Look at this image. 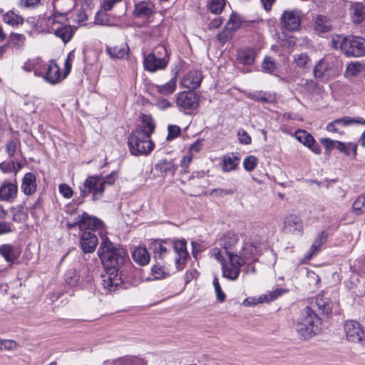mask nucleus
Wrapping results in <instances>:
<instances>
[{
	"label": "nucleus",
	"instance_id": "1",
	"mask_svg": "<svg viewBox=\"0 0 365 365\" xmlns=\"http://www.w3.org/2000/svg\"><path fill=\"white\" fill-rule=\"evenodd\" d=\"M102 242L98 250V255L103 265L107 269L117 272L127 259V254L124 249L114 244L107 236L99 232Z\"/></svg>",
	"mask_w": 365,
	"mask_h": 365
},
{
	"label": "nucleus",
	"instance_id": "2",
	"mask_svg": "<svg viewBox=\"0 0 365 365\" xmlns=\"http://www.w3.org/2000/svg\"><path fill=\"white\" fill-rule=\"evenodd\" d=\"M318 314L307 307L302 311L297 322L296 331L302 339H307L319 331Z\"/></svg>",
	"mask_w": 365,
	"mask_h": 365
},
{
	"label": "nucleus",
	"instance_id": "3",
	"mask_svg": "<svg viewBox=\"0 0 365 365\" xmlns=\"http://www.w3.org/2000/svg\"><path fill=\"white\" fill-rule=\"evenodd\" d=\"M128 143L130 153L135 155L148 154L154 147L150 136L139 130H133L130 134Z\"/></svg>",
	"mask_w": 365,
	"mask_h": 365
},
{
	"label": "nucleus",
	"instance_id": "4",
	"mask_svg": "<svg viewBox=\"0 0 365 365\" xmlns=\"http://www.w3.org/2000/svg\"><path fill=\"white\" fill-rule=\"evenodd\" d=\"M341 52L348 57H360L365 55V39L359 36L343 38L340 43Z\"/></svg>",
	"mask_w": 365,
	"mask_h": 365
},
{
	"label": "nucleus",
	"instance_id": "5",
	"mask_svg": "<svg viewBox=\"0 0 365 365\" xmlns=\"http://www.w3.org/2000/svg\"><path fill=\"white\" fill-rule=\"evenodd\" d=\"M81 196L86 197L92 194V200L96 201L102 197L104 192L103 182L101 176L90 175L79 187Z\"/></svg>",
	"mask_w": 365,
	"mask_h": 365
},
{
	"label": "nucleus",
	"instance_id": "6",
	"mask_svg": "<svg viewBox=\"0 0 365 365\" xmlns=\"http://www.w3.org/2000/svg\"><path fill=\"white\" fill-rule=\"evenodd\" d=\"M346 339L351 343L365 346V329L355 320H347L344 324Z\"/></svg>",
	"mask_w": 365,
	"mask_h": 365
},
{
	"label": "nucleus",
	"instance_id": "7",
	"mask_svg": "<svg viewBox=\"0 0 365 365\" xmlns=\"http://www.w3.org/2000/svg\"><path fill=\"white\" fill-rule=\"evenodd\" d=\"M262 243V239L256 237L255 239L245 242L243 247L237 252V255L240 257L245 259V263L249 259L257 261L259 256L261 255Z\"/></svg>",
	"mask_w": 365,
	"mask_h": 365
},
{
	"label": "nucleus",
	"instance_id": "8",
	"mask_svg": "<svg viewBox=\"0 0 365 365\" xmlns=\"http://www.w3.org/2000/svg\"><path fill=\"white\" fill-rule=\"evenodd\" d=\"M230 262L222 265V275L230 280H236L240 273L241 267L245 264V259L238 255H230Z\"/></svg>",
	"mask_w": 365,
	"mask_h": 365
},
{
	"label": "nucleus",
	"instance_id": "9",
	"mask_svg": "<svg viewBox=\"0 0 365 365\" xmlns=\"http://www.w3.org/2000/svg\"><path fill=\"white\" fill-rule=\"evenodd\" d=\"M282 230L287 234L302 237L304 235L303 220L295 214L288 215L284 217Z\"/></svg>",
	"mask_w": 365,
	"mask_h": 365
},
{
	"label": "nucleus",
	"instance_id": "10",
	"mask_svg": "<svg viewBox=\"0 0 365 365\" xmlns=\"http://www.w3.org/2000/svg\"><path fill=\"white\" fill-rule=\"evenodd\" d=\"M302 16L299 9L284 11L280 17V24L288 31H296L300 26Z\"/></svg>",
	"mask_w": 365,
	"mask_h": 365
},
{
	"label": "nucleus",
	"instance_id": "11",
	"mask_svg": "<svg viewBox=\"0 0 365 365\" xmlns=\"http://www.w3.org/2000/svg\"><path fill=\"white\" fill-rule=\"evenodd\" d=\"M198 103V96L193 91H183L176 96V104L180 110H194Z\"/></svg>",
	"mask_w": 365,
	"mask_h": 365
},
{
	"label": "nucleus",
	"instance_id": "12",
	"mask_svg": "<svg viewBox=\"0 0 365 365\" xmlns=\"http://www.w3.org/2000/svg\"><path fill=\"white\" fill-rule=\"evenodd\" d=\"M333 304L329 297L323 294H318L312 298L307 308L312 309L314 312H319L321 314L329 315L331 314Z\"/></svg>",
	"mask_w": 365,
	"mask_h": 365
},
{
	"label": "nucleus",
	"instance_id": "13",
	"mask_svg": "<svg viewBox=\"0 0 365 365\" xmlns=\"http://www.w3.org/2000/svg\"><path fill=\"white\" fill-rule=\"evenodd\" d=\"M240 241L239 235L232 231L225 232L218 240V245L222 247L228 257L230 255H237V252H234L235 246Z\"/></svg>",
	"mask_w": 365,
	"mask_h": 365
},
{
	"label": "nucleus",
	"instance_id": "14",
	"mask_svg": "<svg viewBox=\"0 0 365 365\" xmlns=\"http://www.w3.org/2000/svg\"><path fill=\"white\" fill-rule=\"evenodd\" d=\"M168 63L165 57L158 58L153 53L144 55L143 66L145 70L149 72H156L166 68Z\"/></svg>",
	"mask_w": 365,
	"mask_h": 365
},
{
	"label": "nucleus",
	"instance_id": "15",
	"mask_svg": "<svg viewBox=\"0 0 365 365\" xmlns=\"http://www.w3.org/2000/svg\"><path fill=\"white\" fill-rule=\"evenodd\" d=\"M18 185L16 182L6 180L0 185V200L12 202L16 198Z\"/></svg>",
	"mask_w": 365,
	"mask_h": 365
},
{
	"label": "nucleus",
	"instance_id": "16",
	"mask_svg": "<svg viewBox=\"0 0 365 365\" xmlns=\"http://www.w3.org/2000/svg\"><path fill=\"white\" fill-rule=\"evenodd\" d=\"M103 222L93 216L83 212L78 220V227L80 230H89L91 232L98 230L103 227Z\"/></svg>",
	"mask_w": 365,
	"mask_h": 365
},
{
	"label": "nucleus",
	"instance_id": "17",
	"mask_svg": "<svg viewBox=\"0 0 365 365\" xmlns=\"http://www.w3.org/2000/svg\"><path fill=\"white\" fill-rule=\"evenodd\" d=\"M171 244V247L173 248L178 257L175 258V264L178 270L182 269L188 253L186 249V242L184 240L175 241Z\"/></svg>",
	"mask_w": 365,
	"mask_h": 365
},
{
	"label": "nucleus",
	"instance_id": "18",
	"mask_svg": "<svg viewBox=\"0 0 365 365\" xmlns=\"http://www.w3.org/2000/svg\"><path fill=\"white\" fill-rule=\"evenodd\" d=\"M154 12V5L148 1H140L134 6L133 14L135 18L145 19L149 18Z\"/></svg>",
	"mask_w": 365,
	"mask_h": 365
},
{
	"label": "nucleus",
	"instance_id": "19",
	"mask_svg": "<svg viewBox=\"0 0 365 365\" xmlns=\"http://www.w3.org/2000/svg\"><path fill=\"white\" fill-rule=\"evenodd\" d=\"M98 237L91 231H85L80 240L82 250L85 253H92L96 248L98 245Z\"/></svg>",
	"mask_w": 365,
	"mask_h": 365
},
{
	"label": "nucleus",
	"instance_id": "20",
	"mask_svg": "<svg viewBox=\"0 0 365 365\" xmlns=\"http://www.w3.org/2000/svg\"><path fill=\"white\" fill-rule=\"evenodd\" d=\"M36 176L33 173H27L22 178L21 190L26 195H31L36 191Z\"/></svg>",
	"mask_w": 365,
	"mask_h": 365
},
{
	"label": "nucleus",
	"instance_id": "21",
	"mask_svg": "<svg viewBox=\"0 0 365 365\" xmlns=\"http://www.w3.org/2000/svg\"><path fill=\"white\" fill-rule=\"evenodd\" d=\"M202 80V74L198 71H191L187 73L182 81V84L188 89H195L198 88Z\"/></svg>",
	"mask_w": 365,
	"mask_h": 365
},
{
	"label": "nucleus",
	"instance_id": "22",
	"mask_svg": "<svg viewBox=\"0 0 365 365\" xmlns=\"http://www.w3.org/2000/svg\"><path fill=\"white\" fill-rule=\"evenodd\" d=\"M45 80L51 84H56L61 79V69L53 61L47 66L46 73L43 76Z\"/></svg>",
	"mask_w": 365,
	"mask_h": 365
},
{
	"label": "nucleus",
	"instance_id": "23",
	"mask_svg": "<svg viewBox=\"0 0 365 365\" xmlns=\"http://www.w3.org/2000/svg\"><path fill=\"white\" fill-rule=\"evenodd\" d=\"M257 56V52L254 48H245L238 51L237 60L243 65H252Z\"/></svg>",
	"mask_w": 365,
	"mask_h": 365
},
{
	"label": "nucleus",
	"instance_id": "24",
	"mask_svg": "<svg viewBox=\"0 0 365 365\" xmlns=\"http://www.w3.org/2000/svg\"><path fill=\"white\" fill-rule=\"evenodd\" d=\"M171 244L167 242L155 241L151 245V248L154 253V257L158 259H163L168 255Z\"/></svg>",
	"mask_w": 365,
	"mask_h": 365
},
{
	"label": "nucleus",
	"instance_id": "25",
	"mask_svg": "<svg viewBox=\"0 0 365 365\" xmlns=\"http://www.w3.org/2000/svg\"><path fill=\"white\" fill-rule=\"evenodd\" d=\"M155 130V123L150 115L143 114L141 115V122L135 130H139L148 135L151 136V134Z\"/></svg>",
	"mask_w": 365,
	"mask_h": 365
},
{
	"label": "nucleus",
	"instance_id": "26",
	"mask_svg": "<svg viewBox=\"0 0 365 365\" xmlns=\"http://www.w3.org/2000/svg\"><path fill=\"white\" fill-rule=\"evenodd\" d=\"M113 271L108 277H106L102 281L103 287L108 292H114L120 284V278L118 277V273Z\"/></svg>",
	"mask_w": 365,
	"mask_h": 365
},
{
	"label": "nucleus",
	"instance_id": "27",
	"mask_svg": "<svg viewBox=\"0 0 365 365\" xmlns=\"http://www.w3.org/2000/svg\"><path fill=\"white\" fill-rule=\"evenodd\" d=\"M155 169L164 175H174L175 173L177 166L175 165L173 160H160L156 165Z\"/></svg>",
	"mask_w": 365,
	"mask_h": 365
},
{
	"label": "nucleus",
	"instance_id": "28",
	"mask_svg": "<svg viewBox=\"0 0 365 365\" xmlns=\"http://www.w3.org/2000/svg\"><path fill=\"white\" fill-rule=\"evenodd\" d=\"M177 88V80L173 78L168 82L163 85H153V88L155 91L163 96H169L173 93Z\"/></svg>",
	"mask_w": 365,
	"mask_h": 365
},
{
	"label": "nucleus",
	"instance_id": "29",
	"mask_svg": "<svg viewBox=\"0 0 365 365\" xmlns=\"http://www.w3.org/2000/svg\"><path fill=\"white\" fill-rule=\"evenodd\" d=\"M133 260L139 265L144 266L148 264L150 259V255L145 247H137L132 254Z\"/></svg>",
	"mask_w": 365,
	"mask_h": 365
},
{
	"label": "nucleus",
	"instance_id": "30",
	"mask_svg": "<svg viewBox=\"0 0 365 365\" xmlns=\"http://www.w3.org/2000/svg\"><path fill=\"white\" fill-rule=\"evenodd\" d=\"M350 16L354 23L359 24L365 18V7L360 3L354 4L350 9Z\"/></svg>",
	"mask_w": 365,
	"mask_h": 365
},
{
	"label": "nucleus",
	"instance_id": "31",
	"mask_svg": "<svg viewBox=\"0 0 365 365\" xmlns=\"http://www.w3.org/2000/svg\"><path fill=\"white\" fill-rule=\"evenodd\" d=\"M357 145L355 143H343L339 141L337 143V150L346 156L355 159L357 155Z\"/></svg>",
	"mask_w": 365,
	"mask_h": 365
},
{
	"label": "nucleus",
	"instance_id": "32",
	"mask_svg": "<svg viewBox=\"0 0 365 365\" xmlns=\"http://www.w3.org/2000/svg\"><path fill=\"white\" fill-rule=\"evenodd\" d=\"M364 68L365 65L363 63L359 61L351 62L347 65L344 76L348 78L355 77L361 73Z\"/></svg>",
	"mask_w": 365,
	"mask_h": 365
},
{
	"label": "nucleus",
	"instance_id": "33",
	"mask_svg": "<svg viewBox=\"0 0 365 365\" xmlns=\"http://www.w3.org/2000/svg\"><path fill=\"white\" fill-rule=\"evenodd\" d=\"M327 237V235L325 233V232H321L314 239L307 257L308 259H310L313 255L319 251L322 245L326 242Z\"/></svg>",
	"mask_w": 365,
	"mask_h": 365
},
{
	"label": "nucleus",
	"instance_id": "34",
	"mask_svg": "<svg viewBox=\"0 0 365 365\" xmlns=\"http://www.w3.org/2000/svg\"><path fill=\"white\" fill-rule=\"evenodd\" d=\"M0 255L9 262L12 263L19 257V253L14 250L11 245H3L0 246Z\"/></svg>",
	"mask_w": 365,
	"mask_h": 365
},
{
	"label": "nucleus",
	"instance_id": "35",
	"mask_svg": "<svg viewBox=\"0 0 365 365\" xmlns=\"http://www.w3.org/2000/svg\"><path fill=\"white\" fill-rule=\"evenodd\" d=\"M106 51L112 58H123L128 55V47L124 44L107 47Z\"/></svg>",
	"mask_w": 365,
	"mask_h": 365
},
{
	"label": "nucleus",
	"instance_id": "36",
	"mask_svg": "<svg viewBox=\"0 0 365 365\" xmlns=\"http://www.w3.org/2000/svg\"><path fill=\"white\" fill-rule=\"evenodd\" d=\"M54 34L64 43H68L71 39L73 31L71 26L65 25L56 28L54 30Z\"/></svg>",
	"mask_w": 365,
	"mask_h": 365
},
{
	"label": "nucleus",
	"instance_id": "37",
	"mask_svg": "<svg viewBox=\"0 0 365 365\" xmlns=\"http://www.w3.org/2000/svg\"><path fill=\"white\" fill-rule=\"evenodd\" d=\"M3 20L6 24L12 26H17L24 23V19L12 11L4 14Z\"/></svg>",
	"mask_w": 365,
	"mask_h": 365
},
{
	"label": "nucleus",
	"instance_id": "38",
	"mask_svg": "<svg viewBox=\"0 0 365 365\" xmlns=\"http://www.w3.org/2000/svg\"><path fill=\"white\" fill-rule=\"evenodd\" d=\"M331 25L325 16L319 15L315 20V29L321 33H325L330 30Z\"/></svg>",
	"mask_w": 365,
	"mask_h": 365
},
{
	"label": "nucleus",
	"instance_id": "39",
	"mask_svg": "<svg viewBox=\"0 0 365 365\" xmlns=\"http://www.w3.org/2000/svg\"><path fill=\"white\" fill-rule=\"evenodd\" d=\"M296 138L308 148H311L315 142L314 137L304 130H297L296 132Z\"/></svg>",
	"mask_w": 365,
	"mask_h": 365
},
{
	"label": "nucleus",
	"instance_id": "40",
	"mask_svg": "<svg viewBox=\"0 0 365 365\" xmlns=\"http://www.w3.org/2000/svg\"><path fill=\"white\" fill-rule=\"evenodd\" d=\"M240 159L236 156H225L223 160L222 169L225 172L234 170L239 164Z\"/></svg>",
	"mask_w": 365,
	"mask_h": 365
},
{
	"label": "nucleus",
	"instance_id": "41",
	"mask_svg": "<svg viewBox=\"0 0 365 365\" xmlns=\"http://www.w3.org/2000/svg\"><path fill=\"white\" fill-rule=\"evenodd\" d=\"M65 282L71 287H75L78 284L79 275L75 269H71L66 272L65 274Z\"/></svg>",
	"mask_w": 365,
	"mask_h": 365
},
{
	"label": "nucleus",
	"instance_id": "42",
	"mask_svg": "<svg viewBox=\"0 0 365 365\" xmlns=\"http://www.w3.org/2000/svg\"><path fill=\"white\" fill-rule=\"evenodd\" d=\"M225 4V0H209L207 7L211 13L219 14L224 9Z\"/></svg>",
	"mask_w": 365,
	"mask_h": 365
},
{
	"label": "nucleus",
	"instance_id": "43",
	"mask_svg": "<svg viewBox=\"0 0 365 365\" xmlns=\"http://www.w3.org/2000/svg\"><path fill=\"white\" fill-rule=\"evenodd\" d=\"M352 210L356 215L365 212V193L359 195L352 204Z\"/></svg>",
	"mask_w": 365,
	"mask_h": 365
},
{
	"label": "nucleus",
	"instance_id": "44",
	"mask_svg": "<svg viewBox=\"0 0 365 365\" xmlns=\"http://www.w3.org/2000/svg\"><path fill=\"white\" fill-rule=\"evenodd\" d=\"M247 98L262 102H270L272 101V96L270 93H267L262 91H255L253 93H248Z\"/></svg>",
	"mask_w": 365,
	"mask_h": 365
},
{
	"label": "nucleus",
	"instance_id": "45",
	"mask_svg": "<svg viewBox=\"0 0 365 365\" xmlns=\"http://www.w3.org/2000/svg\"><path fill=\"white\" fill-rule=\"evenodd\" d=\"M335 123L338 125H341L343 126L350 125L353 123H358L361 125H365V120L361 117L358 118H351L349 116H346L341 118H338L335 120Z\"/></svg>",
	"mask_w": 365,
	"mask_h": 365
},
{
	"label": "nucleus",
	"instance_id": "46",
	"mask_svg": "<svg viewBox=\"0 0 365 365\" xmlns=\"http://www.w3.org/2000/svg\"><path fill=\"white\" fill-rule=\"evenodd\" d=\"M106 12V11L103 10L96 14L94 18V22L96 24L101 26H111L110 23V17Z\"/></svg>",
	"mask_w": 365,
	"mask_h": 365
},
{
	"label": "nucleus",
	"instance_id": "47",
	"mask_svg": "<svg viewBox=\"0 0 365 365\" xmlns=\"http://www.w3.org/2000/svg\"><path fill=\"white\" fill-rule=\"evenodd\" d=\"M118 365H147L145 360L136 357L118 359Z\"/></svg>",
	"mask_w": 365,
	"mask_h": 365
},
{
	"label": "nucleus",
	"instance_id": "48",
	"mask_svg": "<svg viewBox=\"0 0 365 365\" xmlns=\"http://www.w3.org/2000/svg\"><path fill=\"white\" fill-rule=\"evenodd\" d=\"M241 24V17L237 14L232 13L226 26L232 31H235L240 26Z\"/></svg>",
	"mask_w": 365,
	"mask_h": 365
},
{
	"label": "nucleus",
	"instance_id": "49",
	"mask_svg": "<svg viewBox=\"0 0 365 365\" xmlns=\"http://www.w3.org/2000/svg\"><path fill=\"white\" fill-rule=\"evenodd\" d=\"M258 159L254 155L247 157L243 161L244 168L249 172L252 171L257 167Z\"/></svg>",
	"mask_w": 365,
	"mask_h": 365
},
{
	"label": "nucleus",
	"instance_id": "50",
	"mask_svg": "<svg viewBox=\"0 0 365 365\" xmlns=\"http://www.w3.org/2000/svg\"><path fill=\"white\" fill-rule=\"evenodd\" d=\"M262 68L264 71L272 73L276 69L275 61L271 57H265L262 61Z\"/></svg>",
	"mask_w": 365,
	"mask_h": 365
},
{
	"label": "nucleus",
	"instance_id": "51",
	"mask_svg": "<svg viewBox=\"0 0 365 365\" xmlns=\"http://www.w3.org/2000/svg\"><path fill=\"white\" fill-rule=\"evenodd\" d=\"M297 65L302 68H307L310 63V58L306 53H299L294 56Z\"/></svg>",
	"mask_w": 365,
	"mask_h": 365
},
{
	"label": "nucleus",
	"instance_id": "52",
	"mask_svg": "<svg viewBox=\"0 0 365 365\" xmlns=\"http://www.w3.org/2000/svg\"><path fill=\"white\" fill-rule=\"evenodd\" d=\"M327 69V65L326 62L323 60L319 61L314 68L313 73L314 77L319 78H322L324 76Z\"/></svg>",
	"mask_w": 365,
	"mask_h": 365
},
{
	"label": "nucleus",
	"instance_id": "53",
	"mask_svg": "<svg viewBox=\"0 0 365 365\" xmlns=\"http://www.w3.org/2000/svg\"><path fill=\"white\" fill-rule=\"evenodd\" d=\"M19 143L17 140H9L6 144V152L9 157H14L18 152Z\"/></svg>",
	"mask_w": 365,
	"mask_h": 365
},
{
	"label": "nucleus",
	"instance_id": "54",
	"mask_svg": "<svg viewBox=\"0 0 365 365\" xmlns=\"http://www.w3.org/2000/svg\"><path fill=\"white\" fill-rule=\"evenodd\" d=\"M213 286L215 287V292L217 300L220 302H223L225 300L226 295L223 292V291L220 287V284L219 283L218 279L216 277L213 279Z\"/></svg>",
	"mask_w": 365,
	"mask_h": 365
},
{
	"label": "nucleus",
	"instance_id": "55",
	"mask_svg": "<svg viewBox=\"0 0 365 365\" xmlns=\"http://www.w3.org/2000/svg\"><path fill=\"white\" fill-rule=\"evenodd\" d=\"M232 37V30L229 29L227 26L225 29L217 36V40L221 43H226Z\"/></svg>",
	"mask_w": 365,
	"mask_h": 365
},
{
	"label": "nucleus",
	"instance_id": "56",
	"mask_svg": "<svg viewBox=\"0 0 365 365\" xmlns=\"http://www.w3.org/2000/svg\"><path fill=\"white\" fill-rule=\"evenodd\" d=\"M194 156L190 153H186V154L182 157L180 161V166L182 169L183 173H189V165L193 160Z\"/></svg>",
	"mask_w": 365,
	"mask_h": 365
},
{
	"label": "nucleus",
	"instance_id": "57",
	"mask_svg": "<svg viewBox=\"0 0 365 365\" xmlns=\"http://www.w3.org/2000/svg\"><path fill=\"white\" fill-rule=\"evenodd\" d=\"M123 1V0H102L101 2V9L104 11H111L115 5L121 3Z\"/></svg>",
	"mask_w": 365,
	"mask_h": 365
},
{
	"label": "nucleus",
	"instance_id": "58",
	"mask_svg": "<svg viewBox=\"0 0 365 365\" xmlns=\"http://www.w3.org/2000/svg\"><path fill=\"white\" fill-rule=\"evenodd\" d=\"M168 135L167 140H173L180 135L181 133V128L176 125H169L168 127Z\"/></svg>",
	"mask_w": 365,
	"mask_h": 365
},
{
	"label": "nucleus",
	"instance_id": "59",
	"mask_svg": "<svg viewBox=\"0 0 365 365\" xmlns=\"http://www.w3.org/2000/svg\"><path fill=\"white\" fill-rule=\"evenodd\" d=\"M17 344L13 340H0V351L3 350L11 351L16 349Z\"/></svg>",
	"mask_w": 365,
	"mask_h": 365
},
{
	"label": "nucleus",
	"instance_id": "60",
	"mask_svg": "<svg viewBox=\"0 0 365 365\" xmlns=\"http://www.w3.org/2000/svg\"><path fill=\"white\" fill-rule=\"evenodd\" d=\"M152 274L155 279H160L166 277L167 273L163 267L155 264L152 268Z\"/></svg>",
	"mask_w": 365,
	"mask_h": 365
},
{
	"label": "nucleus",
	"instance_id": "61",
	"mask_svg": "<svg viewBox=\"0 0 365 365\" xmlns=\"http://www.w3.org/2000/svg\"><path fill=\"white\" fill-rule=\"evenodd\" d=\"M74 58V54L72 52H70L65 61L64 63V72L63 78H66L71 71L72 66V61Z\"/></svg>",
	"mask_w": 365,
	"mask_h": 365
},
{
	"label": "nucleus",
	"instance_id": "62",
	"mask_svg": "<svg viewBox=\"0 0 365 365\" xmlns=\"http://www.w3.org/2000/svg\"><path fill=\"white\" fill-rule=\"evenodd\" d=\"M59 192L65 198H71L73 196V191L67 184L63 183L59 185Z\"/></svg>",
	"mask_w": 365,
	"mask_h": 365
},
{
	"label": "nucleus",
	"instance_id": "63",
	"mask_svg": "<svg viewBox=\"0 0 365 365\" xmlns=\"http://www.w3.org/2000/svg\"><path fill=\"white\" fill-rule=\"evenodd\" d=\"M286 292V290L282 289H277L272 292L269 293L267 295H263V298L264 302H270L276 299L277 297L281 296L283 293Z\"/></svg>",
	"mask_w": 365,
	"mask_h": 365
},
{
	"label": "nucleus",
	"instance_id": "64",
	"mask_svg": "<svg viewBox=\"0 0 365 365\" xmlns=\"http://www.w3.org/2000/svg\"><path fill=\"white\" fill-rule=\"evenodd\" d=\"M238 139L240 143L244 145H249L251 143L252 139L251 137L248 135V133L244 130H240L237 133Z\"/></svg>",
	"mask_w": 365,
	"mask_h": 365
}]
</instances>
